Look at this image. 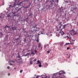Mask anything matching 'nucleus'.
Here are the masks:
<instances>
[{
  "mask_svg": "<svg viewBox=\"0 0 78 78\" xmlns=\"http://www.w3.org/2000/svg\"><path fill=\"white\" fill-rule=\"evenodd\" d=\"M9 65H10V66H12V64L11 63H10L9 64Z\"/></svg>",
  "mask_w": 78,
  "mask_h": 78,
  "instance_id": "51",
  "label": "nucleus"
},
{
  "mask_svg": "<svg viewBox=\"0 0 78 78\" xmlns=\"http://www.w3.org/2000/svg\"><path fill=\"white\" fill-rule=\"evenodd\" d=\"M11 29L13 31H14V30H18L17 27H15V26H12V27H11Z\"/></svg>",
  "mask_w": 78,
  "mask_h": 78,
  "instance_id": "7",
  "label": "nucleus"
},
{
  "mask_svg": "<svg viewBox=\"0 0 78 78\" xmlns=\"http://www.w3.org/2000/svg\"><path fill=\"white\" fill-rule=\"evenodd\" d=\"M36 59H37L36 58H35L34 60V61H36Z\"/></svg>",
  "mask_w": 78,
  "mask_h": 78,
  "instance_id": "59",
  "label": "nucleus"
},
{
  "mask_svg": "<svg viewBox=\"0 0 78 78\" xmlns=\"http://www.w3.org/2000/svg\"><path fill=\"white\" fill-rule=\"evenodd\" d=\"M71 31H72V33H73V32H74V30L73 29H72L71 30Z\"/></svg>",
  "mask_w": 78,
  "mask_h": 78,
  "instance_id": "45",
  "label": "nucleus"
},
{
  "mask_svg": "<svg viewBox=\"0 0 78 78\" xmlns=\"http://www.w3.org/2000/svg\"><path fill=\"white\" fill-rule=\"evenodd\" d=\"M22 72H23V70H22L20 71V73H22Z\"/></svg>",
  "mask_w": 78,
  "mask_h": 78,
  "instance_id": "43",
  "label": "nucleus"
},
{
  "mask_svg": "<svg viewBox=\"0 0 78 78\" xmlns=\"http://www.w3.org/2000/svg\"><path fill=\"white\" fill-rule=\"evenodd\" d=\"M7 39H8V35H7L4 38L3 42H5V41H6Z\"/></svg>",
  "mask_w": 78,
  "mask_h": 78,
  "instance_id": "8",
  "label": "nucleus"
},
{
  "mask_svg": "<svg viewBox=\"0 0 78 78\" xmlns=\"http://www.w3.org/2000/svg\"><path fill=\"white\" fill-rule=\"evenodd\" d=\"M50 50H48L47 51V52L48 53H50Z\"/></svg>",
  "mask_w": 78,
  "mask_h": 78,
  "instance_id": "39",
  "label": "nucleus"
},
{
  "mask_svg": "<svg viewBox=\"0 0 78 78\" xmlns=\"http://www.w3.org/2000/svg\"><path fill=\"white\" fill-rule=\"evenodd\" d=\"M18 56L16 57V58H20V59H18V60L19 61H21V60H22V58H21L20 55L19 54V53L18 52Z\"/></svg>",
  "mask_w": 78,
  "mask_h": 78,
  "instance_id": "10",
  "label": "nucleus"
},
{
  "mask_svg": "<svg viewBox=\"0 0 78 78\" xmlns=\"http://www.w3.org/2000/svg\"><path fill=\"white\" fill-rule=\"evenodd\" d=\"M30 53H27L26 55H23V56H27L28 55H30Z\"/></svg>",
  "mask_w": 78,
  "mask_h": 78,
  "instance_id": "22",
  "label": "nucleus"
},
{
  "mask_svg": "<svg viewBox=\"0 0 78 78\" xmlns=\"http://www.w3.org/2000/svg\"><path fill=\"white\" fill-rule=\"evenodd\" d=\"M12 29H11V28L10 29V30H9V31L8 32V33H10V34H12Z\"/></svg>",
  "mask_w": 78,
  "mask_h": 78,
  "instance_id": "15",
  "label": "nucleus"
},
{
  "mask_svg": "<svg viewBox=\"0 0 78 78\" xmlns=\"http://www.w3.org/2000/svg\"><path fill=\"white\" fill-rule=\"evenodd\" d=\"M45 78H48V77L46 76Z\"/></svg>",
  "mask_w": 78,
  "mask_h": 78,
  "instance_id": "63",
  "label": "nucleus"
},
{
  "mask_svg": "<svg viewBox=\"0 0 78 78\" xmlns=\"http://www.w3.org/2000/svg\"><path fill=\"white\" fill-rule=\"evenodd\" d=\"M23 2H25V3H26L27 4L28 2V0H25Z\"/></svg>",
  "mask_w": 78,
  "mask_h": 78,
  "instance_id": "25",
  "label": "nucleus"
},
{
  "mask_svg": "<svg viewBox=\"0 0 78 78\" xmlns=\"http://www.w3.org/2000/svg\"><path fill=\"white\" fill-rule=\"evenodd\" d=\"M29 17H30V18L33 17V14L30 13V14L28 16Z\"/></svg>",
  "mask_w": 78,
  "mask_h": 78,
  "instance_id": "17",
  "label": "nucleus"
},
{
  "mask_svg": "<svg viewBox=\"0 0 78 78\" xmlns=\"http://www.w3.org/2000/svg\"><path fill=\"white\" fill-rule=\"evenodd\" d=\"M60 10V12H59V13L60 14V16H61V14L63 13V7H62L61 8L59 9Z\"/></svg>",
  "mask_w": 78,
  "mask_h": 78,
  "instance_id": "6",
  "label": "nucleus"
},
{
  "mask_svg": "<svg viewBox=\"0 0 78 78\" xmlns=\"http://www.w3.org/2000/svg\"><path fill=\"white\" fill-rule=\"evenodd\" d=\"M40 46H41V44H39V45L38 46V47H40Z\"/></svg>",
  "mask_w": 78,
  "mask_h": 78,
  "instance_id": "44",
  "label": "nucleus"
},
{
  "mask_svg": "<svg viewBox=\"0 0 78 78\" xmlns=\"http://www.w3.org/2000/svg\"><path fill=\"white\" fill-rule=\"evenodd\" d=\"M11 62H13V63H15V62H16V61H14V60H12Z\"/></svg>",
  "mask_w": 78,
  "mask_h": 78,
  "instance_id": "34",
  "label": "nucleus"
},
{
  "mask_svg": "<svg viewBox=\"0 0 78 78\" xmlns=\"http://www.w3.org/2000/svg\"><path fill=\"white\" fill-rule=\"evenodd\" d=\"M58 73L59 75V76H61V75H62V74H66V72L62 71H60L59 72H58Z\"/></svg>",
  "mask_w": 78,
  "mask_h": 78,
  "instance_id": "5",
  "label": "nucleus"
},
{
  "mask_svg": "<svg viewBox=\"0 0 78 78\" xmlns=\"http://www.w3.org/2000/svg\"><path fill=\"white\" fill-rule=\"evenodd\" d=\"M26 38H24V40H23V41H24V42L25 43L27 42V40H26Z\"/></svg>",
  "mask_w": 78,
  "mask_h": 78,
  "instance_id": "30",
  "label": "nucleus"
},
{
  "mask_svg": "<svg viewBox=\"0 0 78 78\" xmlns=\"http://www.w3.org/2000/svg\"><path fill=\"white\" fill-rule=\"evenodd\" d=\"M7 13H8V14H11V13L9 11H8Z\"/></svg>",
  "mask_w": 78,
  "mask_h": 78,
  "instance_id": "36",
  "label": "nucleus"
},
{
  "mask_svg": "<svg viewBox=\"0 0 78 78\" xmlns=\"http://www.w3.org/2000/svg\"><path fill=\"white\" fill-rule=\"evenodd\" d=\"M62 24L60 26H59V28H61V26H62Z\"/></svg>",
  "mask_w": 78,
  "mask_h": 78,
  "instance_id": "53",
  "label": "nucleus"
},
{
  "mask_svg": "<svg viewBox=\"0 0 78 78\" xmlns=\"http://www.w3.org/2000/svg\"><path fill=\"white\" fill-rule=\"evenodd\" d=\"M20 37H21V35H19V37L18 38L20 39Z\"/></svg>",
  "mask_w": 78,
  "mask_h": 78,
  "instance_id": "40",
  "label": "nucleus"
},
{
  "mask_svg": "<svg viewBox=\"0 0 78 78\" xmlns=\"http://www.w3.org/2000/svg\"><path fill=\"white\" fill-rule=\"evenodd\" d=\"M15 2L16 3V2H18V0H14Z\"/></svg>",
  "mask_w": 78,
  "mask_h": 78,
  "instance_id": "42",
  "label": "nucleus"
},
{
  "mask_svg": "<svg viewBox=\"0 0 78 78\" xmlns=\"http://www.w3.org/2000/svg\"><path fill=\"white\" fill-rule=\"evenodd\" d=\"M65 2H66V3H68L69 2L67 1H65Z\"/></svg>",
  "mask_w": 78,
  "mask_h": 78,
  "instance_id": "58",
  "label": "nucleus"
},
{
  "mask_svg": "<svg viewBox=\"0 0 78 78\" xmlns=\"http://www.w3.org/2000/svg\"><path fill=\"white\" fill-rule=\"evenodd\" d=\"M40 34H41V31H40L38 34V36H39V35H40Z\"/></svg>",
  "mask_w": 78,
  "mask_h": 78,
  "instance_id": "29",
  "label": "nucleus"
},
{
  "mask_svg": "<svg viewBox=\"0 0 78 78\" xmlns=\"http://www.w3.org/2000/svg\"><path fill=\"white\" fill-rule=\"evenodd\" d=\"M0 20L1 21H3V18H2L1 16H0Z\"/></svg>",
  "mask_w": 78,
  "mask_h": 78,
  "instance_id": "32",
  "label": "nucleus"
},
{
  "mask_svg": "<svg viewBox=\"0 0 78 78\" xmlns=\"http://www.w3.org/2000/svg\"><path fill=\"white\" fill-rule=\"evenodd\" d=\"M6 14H7V16L8 17H11V16H10V15H11V13H7Z\"/></svg>",
  "mask_w": 78,
  "mask_h": 78,
  "instance_id": "20",
  "label": "nucleus"
},
{
  "mask_svg": "<svg viewBox=\"0 0 78 78\" xmlns=\"http://www.w3.org/2000/svg\"><path fill=\"white\" fill-rule=\"evenodd\" d=\"M23 8H25V9L27 8V7H24L23 6Z\"/></svg>",
  "mask_w": 78,
  "mask_h": 78,
  "instance_id": "61",
  "label": "nucleus"
},
{
  "mask_svg": "<svg viewBox=\"0 0 78 78\" xmlns=\"http://www.w3.org/2000/svg\"><path fill=\"white\" fill-rule=\"evenodd\" d=\"M70 58V54L69 55V56H68V58Z\"/></svg>",
  "mask_w": 78,
  "mask_h": 78,
  "instance_id": "47",
  "label": "nucleus"
},
{
  "mask_svg": "<svg viewBox=\"0 0 78 78\" xmlns=\"http://www.w3.org/2000/svg\"><path fill=\"white\" fill-rule=\"evenodd\" d=\"M9 28L10 29H11V26H8V25H7L5 26L4 28L6 30V28Z\"/></svg>",
  "mask_w": 78,
  "mask_h": 78,
  "instance_id": "12",
  "label": "nucleus"
},
{
  "mask_svg": "<svg viewBox=\"0 0 78 78\" xmlns=\"http://www.w3.org/2000/svg\"><path fill=\"white\" fill-rule=\"evenodd\" d=\"M46 46H48V48H49V44H45L44 46V48H46Z\"/></svg>",
  "mask_w": 78,
  "mask_h": 78,
  "instance_id": "19",
  "label": "nucleus"
},
{
  "mask_svg": "<svg viewBox=\"0 0 78 78\" xmlns=\"http://www.w3.org/2000/svg\"><path fill=\"white\" fill-rule=\"evenodd\" d=\"M69 44H71V45H72V44H73V43H70Z\"/></svg>",
  "mask_w": 78,
  "mask_h": 78,
  "instance_id": "64",
  "label": "nucleus"
},
{
  "mask_svg": "<svg viewBox=\"0 0 78 78\" xmlns=\"http://www.w3.org/2000/svg\"><path fill=\"white\" fill-rule=\"evenodd\" d=\"M66 37H68V38H69V37H68V36H67L66 37H65L64 38H66Z\"/></svg>",
  "mask_w": 78,
  "mask_h": 78,
  "instance_id": "46",
  "label": "nucleus"
},
{
  "mask_svg": "<svg viewBox=\"0 0 78 78\" xmlns=\"http://www.w3.org/2000/svg\"><path fill=\"white\" fill-rule=\"evenodd\" d=\"M44 76V75H41V76H37L36 77V78H39V77H42V76Z\"/></svg>",
  "mask_w": 78,
  "mask_h": 78,
  "instance_id": "26",
  "label": "nucleus"
},
{
  "mask_svg": "<svg viewBox=\"0 0 78 78\" xmlns=\"http://www.w3.org/2000/svg\"><path fill=\"white\" fill-rule=\"evenodd\" d=\"M28 19H29V17H27L26 19H24V21H26V22H28Z\"/></svg>",
  "mask_w": 78,
  "mask_h": 78,
  "instance_id": "18",
  "label": "nucleus"
},
{
  "mask_svg": "<svg viewBox=\"0 0 78 78\" xmlns=\"http://www.w3.org/2000/svg\"><path fill=\"white\" fill-rule=\"evenodd\" d=\"M69 36L70 37V38H69L70 40H71V39L72 38V37H71L70 36Z\"/></svg>",
  "mask_w": 78,
  "mask_h": 78,
  "instance_id": "52",
  "label": "nucleus"
},
{
  "mask_svg": "<svg viewBox=\"0 0 78 78\" xmlns=\"http://www.w3.org/2000/svg\"><path fill=\"white\" fill-rule=\"evenodd\" d=\"M64 42H62L60 43V45H61L62 46L64 44Z\"/></svg>",
  "mask_w": 78,
  "mask_h": 78,
  "instance_id": "31",
  "label": "nucleus"
},
{
  "mask_svg": "<svg viewBox=\"0 0 78 78\" xmlns=\"http://www.w3.org/2000/svg\"><path fill=\"white\" fill-rule=\"evenodd\" d=\"M60 33H61L62 36H63V35H64V34H65V33H64V31H62V29H61V30L60 31Z\"/></svg>",
  "mask_w": 78,
  "mask_h": 78,
  "instance_id": "13",
  "label": "nucleus"
},
{
  "mask_svg": "<svg viewBox=\"0 0 78 78\" xmlns=\"http://www.w3.org/2000/svg\"><path fill=\"white\" fill-rule=\"evenodd\" d=\"M22 7H23V6H22L21 7L19 8L18 9H17V12H18L19 11H20V9H22Z\"/></svg>",
  "mask_w": 78,
  "mask_h": 78,
  "instance_id": "21",
  "label": "nucleus"
},
{
  "mask_svg": "<svg viewBox=\"0 0 78 78\" xmlns=\"http://www.w3.org/2000/svg\"><path fill=\"white\" fill-rule=\"evenodd\" d=\"M35 53H37V51L36 50H35Z\"/></svg>",
  "mask_w": 78,
  "mask_h": 78,
  "instance_id": "60",
  "label": "nucleus"
},
{
  "mask_svg": "<svg viewBox=\"0 0 78 78\" xmlns=\"http://www.w3.org/2000/svg\"><path fill=\"white\" fill-rule=\"evenodd\" d=\"M45 9V7H43L42 9Z\"/></svg>",
  "mask_w": 78,
  "mask_h": 78,
  "instance_id": "57",
  "label": "nucleus"
},
{
  "mask_svg": "<svg viewBox=\"0 0 78 78\" xmlns=\"http://www.w3.org/2000/svg\"><path fill=\"white\" fill-rule=\"evenodd\" d=\"M38 6H39L40 7H41V4H39Z\"/></svg>",
  "mask_w": 78,
  "mask_h": 78,
  "instance_id": "49",
  "label": "nucleus"
},
{
  "mask_svg": "<svg viewBox=\"0 0 78 78\" xmlns=\"http://www.w3.org/2000/svg\"><path fill=\"white\" fill-rule=\"evenodd\" d=\"M3 34H2V33H0V37H3Z\"/></svg>",
  "mask_w": 78,
  "mask_h": 78,
  "instance_id": "24",
  "label": "nucleus"
},
{
  "mask_svg": "<svg viewBox=\"0 0 78 78\" xmlns=\"http://www.w3.org/2000/svg\"><path fill=\"white\" fill-rule=\"evenodd\" d=\"M37 42H39V37H37Z\"/></svg>",
  "mask_w": 78,
  "mask_h": 78,
  "instance_id": "35",
  "label": "nucleus"
},
{
  "mask_svg": "<svg viewBox=\"0 0 78 78\" xmlns=\"http://www.w3.org/2000/svg\"><path fill=\"white\" fill-rule=\"evenodd\" d=\"M37 29H36V31L37 32L39 31V30H40V28H38L37 27Z\"/></svg>",
  "mask_w": 78,
  "mask_h": 78,
  "instance_id": "28",
  "label": "nucleus"
},
{
  "mask_svg": "<svg viewBox=\"0 0 78 78\" xmlns=\"http://www.w3.org/2000/svg\"><path fill=\"white\" fill-rule=\"evenodd\" d=\"M18 3H17V2H14V6H16L17 5L20 6L21 4H22L23 3V2H20V1L19 0L18 1Z\"/></svg>",
  "mask_w": 78,
  "mask_h": 78,
  "instance_id": "3",
  "label": "nucleus"
},
{
  "mask_svg": "<svg viewBox=\"0 0 78 78\" xmlns=\"http://www.w3.org/2000/svg\"><path fill=\"white\" fill-rule=\"evenodd\" d=\"M19 39H20V38H16L15 39V41H16V42H18V40Z\"/></svg>",
  "mask_w": 78,
  "mask_h": 78,
  "instance_id": "16",
  "label": "nucleus"
},
{
  "mask_svg": "<svg viewBox=\"0 0 78 78\" xmlns=\"http://www.w3.org/2000/svg\"><path fill=\"white\" fill-rule=\"evenodd\" d=\"M19 45V42L17 44H16V46H18V45Z\"/></svg>",
  "mask_w": 78,
  "mask_h": 78,
  "instance_id": "37",
  "label": "nucleus"
},
{
  "mask_svg": "<svg viewBox=\"0 0 78 78\" xmlns=\"http://www.w3.org/2000/svg\"><path fill=\"white\" fill-rule=\"evenodd\" d=\"M70 43H66V44L64 46V47H65L66 45H67V44H70Z\"/></svg>",
  "mask_w": 78,
  "mask_h": 78,
  "instance_id": "38",
  "label": "nucleus"
},
{
  "mask_svg": "<svg viewBox=\"0 0 78 78\" xmlns=\"http://www.w3.org/2000/svg\"><path fill=\"white\" fill-rule=\"evenodd\" d=\"M66 14H67V13H65V17L66 16Z\"/></svg>",
  "mask_w": 78,
  "mask_h": 78,
  "instance_id": "54",
  "label": "nucleus"
},
{
  "mask_svg": "<svg viewBox=\"0 0 78 78\" xmlns=\"http://www.w3.org/2000/svg\"><path fill=\"white\" fill-rule=\"evenodd\" d=\"M39 64L40 65H38V66L39 67H42L41 62H40L39 60H38V61H37V63L36 64Z\"/></svg>",
  "mask_w": 78,
  "mask_h": 78,
  "instance_id": "9",
  "label": "nucleus"
},
{
  "mask_svg": "<svg viewBox=\"0 0 78 78\" xmlns=\"http://www.w3.org/2000/svg\"><path fill=\"white\" fill-rule=\"evenodd\" d=\"M55 75H58V73H54L52 74H51V78H56V77H55Z\"/></svg>",
  "mask_w": 78,
  "mask_h": 78,
  "instance_id": "11",
  "label": "nucleus"
},
{
  "mask_svg": "<svg viewBox=\"0 0 78 78\" xmlns=\"http://www.w3.org/2000/svg\"><path fill=\"white\" fill-rule=\"evenodd\" d=\"M77 34V33H75L74 34V35H75V34Z\"/></svg>",
  "mask_w": 78,
  "mask_h": 78,
  "instance_id": "62",
  "label": "nucleus"
},
{
  "mask_svg": "<svg viewBox=\"0 0 78 78\" xmlns=\"http://www.w3.org/2000/svg\"><path fill=\"white\" fill-rule=\"evenodd\" d=\"M40 48V50H41V49H42V46H41Z\"/></svg>",
  "mask_w": 78,
  "mask_h": 78,
  "instance_id": "48",
  "label": "nucleus"
},
{
  "mask_svg": "<svg viewBox=\"0 0 78 78\" xmlns=\"http://www.w3.org/2000/svg\"><path fill=\"white\" fill-rule=\"evenodd\" d=\"M9 68H10V67L9 66H8L7 67V69H9Z\"/></svg>",
  "mask_w": 78,
  "mask_h": 78,
  "instance_id": "50",
  "label": "nucleus"
},
{
  "mask_svg": "<svg viewBox=\"0 0 78 78\" xmlns=\"http://www.w3.org/2000/svg\"><path fill=\"white\" fill-rule=\"evenodd\" d=\"M33 61H30V64H33Z\"/></svg>",
  "mask_w": 78,
  "mask_h": 78,
  "instance_id": "33",
  "label": "nucleus"
},
{
  "mask_svg": "<svg viewBox=\"0 0 78 78\" xmlns=\"http://www.w3.org/2000/svg\"><path fill=\"white\" fill-rule=\"evenodd\" d=\"M12 13H13V14H16V12L13 10L12 11Z\"/></svg>",
  "mask_w": 78,
  "mask_h": 78,
  "instance_id": "27",
  "label": "nucleus"
},
{
  "mask_svg": "<svg viewBox=\"0 0 78 78\" xmlns=\"http://www.w3.org/2000/svg\"><path fill=\"white\" fill-rule=\"evenodd\" d=\"M67 50H69V47H67Z\"/></svg>",
  "mask_w": 78,
  "mask_h": 78,
  "instance_id": "56",
  "label": "nucleus"
},
{
  "mask_svg": "<svg viewBox=\"0 0 78 78\" xmlns=\"http://www.w3.org/2000/svg\"><path fill=\"white\" fill-rule=\"evenodd\" d=\"M30 5H28V6L27 7V8H30Z\"/></svg>",
  "mask_w": 78,
  "mask_h": 78,
  "instance_id": "41",
  "label": "nucleus"
},
{
  "mask_svg": "<svg viewBox=\"0 0 78 78\" xmlns=\"http://www.w3.org/2000/svg\"><path fill=\"white\" fill-rule=\"evenodd\" d=\"M58 0H57V2H56L54 4V0H52V1H50L51 3L50 5L48 6L49 9H51V8L52 9H54L56 7L57 5H58Z\"/></svg>",
  "mask_w": 78,
  "mask_h": 78,
  "instance_id": "1",
  "label": "nucleus"
},
{
  "mask_svg": "<svg viewBox=\"0 0 78 78\" xmlns=\"http://www.w3.org/2000/svg\"><path fill=\"white\" fill-rule=\"evenodd\" d=\"M76 9H77V7L76 6L72 7L71 9V11H72L73 13H75Z\"/></svg>",
  "mask_w": 78,
  "mask_h": 78,
  "instance_id": "4",
  "label": "nucleus"
},
{
  "mask_svg": "<svg viewBox=\"0 0 78 78\" xmlns=\"http://www.w3.org/2000/svg\"><path fill=\"white\" fill-rule=\"evenodd\" d=\"M31 51V55H34V54H35L33 52L32 50H29L28 51Z\"/></svg>",
  "mask_w": 78,
  "mask_h": 78,
  "instance_id": "23",
  "label": "nucleus"
},
{
  "mask_svg": "<svg viewBox=\"0 0 78 78\" xmlns=\"http://www.w3.org/2000/svg\"><path fill=\"white\" fill-rule=\"evenodd\" d=\"M69 25V24L67 23L66 24H65L63 26V27H62V29H64V28H66V26H67V25Z\"/></svg>",
  "mask_w": 78,
  "mask_h": 78,
  "instance_id": "14",
  "label": "nucleus"
},
{
  "mask_svg": "<svg viewBox=\"0 0 78 78\" xmlns=\"http://www.w3.org/2000/svg\"><path fill=\"white\" fill-rule=\"evenodd\" d=\"M8 76H10V73H9L8 74Z\"/></svg>",
  "mask_w": 78,
  "mask_h": 78,
  "instance_id": "55",
  "label": "nucleus"
},
{
  "mask_svg": "<svg viewBox=\"0 0 78 78\" xmlns=\"http://www.w3.org/2000/svg\"><path fill=\"white\" fill-rule=\"evenodd\" d=\"M37 25H36L34 27H33L31 28V33H36V29H37Z\"/></svg>",
  "mask_w": 78,
  "mask_h": 78,
  "instance_id": "2",
  "label": "nucleus"
}]
</instances>
